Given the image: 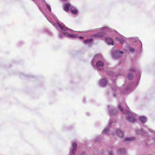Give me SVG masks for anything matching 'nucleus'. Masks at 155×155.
Here are the masks:
<instances>
[{
    "mask_svg": "<svg viewBox=\"0 0 155 155\" xmlns=\"http://www.w3.org/2000/svg\"><path fill=\"white\" fill-rule=\"evenodd\" d=\"M126 114L128 116V117H127V120L133 123L135 121V119L134 117H133L132 114H131L129 110L126 111Z\"/></svg>",
    "mask_w": 155,
    "mask_h": 155,
    "instance_id": "nucleus-1",
    "label": "nucleus"
},
{
    "mask_svg": "<svg viewBox=\"0 0 155 155\" xmlns=\"http://www.w3.org/2000/svg\"><path fill=\"white\" fill-rule=\"evenodd\" d=\"M123 53L122 51H117L112 54V56L114 58H117L120 57L121 54Z\"/></svg>",
    "mask_w": 155,
    "mask_h": 155,
    "instance_id": "nucleus-2",
    "label": "nucleus"
},
{
    "mask_svg": "<svg viewBox=\"0 0 155 155\" xmlns=\"http://www.w3.org/2000/svg\"><path fill=\"white\" fill-rule=\"evenodd\" d=\"M104 63L102 61H99L96 63L97 67L99 69H101L104 66Z\"/></svg>",
    "mask_w": 155,
    "mask_h": 155,
    "instance_id": "nucleus-3",
    "label": "nucleus"
},
{
    "mask_svg": "<svg viewBox=\"0 0 155 155\" xmlns=\"http://www.w3.org/2000/svg\"><path fill=\"white\" fill-rule=\"evenodd\" d=\"M106 42L108 44L113 45L114 43L113 39L111 38H106L105 39Z\"/></svg>",
    "mask_w": 155,
    "mask_h": 155,
    "instance_id": "nucleus-4",
    "label": "nucleus"
},
{
    "mask_svg": "<svg viewBox=\"0 0 155 155\" xmlns=\"http://www.w3.org/2000/svg\"><path fill=\"white\" fill-rule=\"evenodd\" d=\"M70 11L71 13L74 15L76 14L78 12V10L75 8L73 7L71 8Z\"/></svg>",
    "mask_w": 155,
    "mask_h": 155,
    "instance_id": "nucleus-5",
    "label": "nucleus"
},
{
    "mask_svg": "<svg viewBox=\"0 0 155 155\" xmlns=\"http://www.w3.org/2000/svg\"><path fill=\"white\" fill-rule=\"evenodd\" d=\"M58 25L59 27L63 31H67L68 29V28L67 27H65V26L64 25H60L59 24H58Z\"/></svg>",
    "mask_w": 155,
    "mask_h": 155,
    "instance_id": "nucleus-6",
    "label": "nucleus"
},
{
    "mask_svg": "<svg viewBox=\"0 0 155 155\" xmlns=\"http://www.w3.org/2000/svg\"><path fill=\"white\" fill-rule=\"evenodd\" d=\"M116 134L119 137H122L123 136V133L120 130H116Z\"/></svg>",
    "mask_w": 155,
    "mask_h": 155,
    "instance_id": "nucleus-7",
    "label": "nucleus"
},
{
    "mask_svg": "<svg viewBox=\"0 0 155 155\" xmlns=\"http://www.w3.org/2000/svg\"><path fill=\"white\" fill-rule=\"evenodd\" d=\"M70 6V5L69 3H67L65 4L64 7V10L66 12H67L69 10V9Z\"/></svg>",
    "mask_w": 155,
    "mask_h": 155,
    "instance_id": "nucleus-8",
    "label": "nucleus"
},
{
    "mask_svg": "<svg viewBox=\"0 0 155 155\" xmlns=\"http://www.w3.org/2000/svg\"><path fill=\"white\" fill-rule=\"evenodd\" d=\"M100 84L101 86H104L107 84V81L106 79H103L101 80Z\"/></svg>",
    "mask_w": 155,
    "mask_h": 155,
    "instance_id": "nucleus-9",
    "label": "nucleus"
},
{
    "mask_svg": "<svg viewBox=\"0 0 155 155\" xmlns=\"http://www.w3.org/2000/svg\"><path fill=\"white\" fill-rule=\"evenodd\" d=\"M140 119L141 121L143 123H145L147 120L146 117L143 116H141L140 117Z\"/></svg>",
    "mask_w": 155,
    "mask_h": 155,
    "instance_id": "nucleus-10",
    "label": "nucleus"
},
{
    "mask_svg": "<svg viewBox=\"0 0 155 155\" xmlns=\"http://www.w3.org/2000/svg\"><path fill=\"white\" fill-rule=\"evenodd\" d=\"M135 139V138L134 137H131L129 138H127L125 139L126 141H131L134 140Z\"/></svg>",
    "mask_w": 155,
    "mask_h": 155,
    "instance_id": "nucleus-11",
    "label": "nucleus"
},
{
    "mask_svg": "<svg viewBox=\"0 0 155 155\" xmlns=\"http://www.w3.org/2000/svg\"><path fill=\"white\" fill-rule=\"evenodd\" d=\"M119 153L120 154H123L125 153V150L124 149H120L119 150Z\"/></svg>",
    "mask_w": 155,
    "mask_h": 155,
    "instance_id": "nucleus-12",
    "label": "nucleus"
},
{
    "mask_svg": "<svg viewBox=\"0 0 155 155\" xmlns=\"http://www.w3.org/2000/svg\"><path fill=\"white\" fill-rule=\"evenodd\" d=\"M72 147L73 148V151L75 150L77 148V144L75 143H72Z\"/></svg>",
    "mask_w": 155,
    "mask_h": 155,
    "instance_id": "nucleus-13",
    "label": "nucleus"
},
{
    "mask_svg": "<svg viewBox=\"0 0 155 155\" xmlns=\"http://www.w3.org/2000/svg\"><path fill=\"white\" fill-rule=\"evenodd\" d=\"M92 39H87L84 41V42L86 43H90L92 41Z\"/></svg>",
    "mask_w": 155,
    "mask_h": 155,
    "instance_id": "nucleus-14",
    "label": "nucleus"
},
{
    "mask_svg": "<svg viewBox=\"0 0 155 155\" xmlns=\"http://www.w3.org/2000/svg\"><path fill=\"white\" fill-rule=\"evenodd\" d=\"M127 77L129 79H130L133 77V75L132 74H128Z\"/></svg>",
    "mask_w": 155,
    "mask_h": 155,
    "instance_id": "nucleus-15",
    "label": "nucleus"
},
{
    "mask_svg": "<svg viewBox=\"0 0 155 155\" xmlns=\"http://www.w3.org/2000/svg\"><path fill=\"white\" fill-rule=\"evenodd\" d=\"M117 41H119L121 44H123L124 42V41L122 39H120L119 38H117Z\"/></svg>",
    "mask_w": 155,
    "mask_h": 155,
    "instance_id": "nucleus-16",
    "label": "nucleus"
},
{
    "mask_svg": "<svg viewBox=\"0 0 155 155\" xmlns=\"http://www.w3.org/2000/svg\"><path fill=\"white\" fill-rule=\"evenodd\" d=\"M118 108L120 111H123V109L122 108V107L120 106V105H118Z\"/></svg>",
    "mask_w": 155,
    "mask_h": 155,
    "instance_id": "nucleus-17",
    "label": "nucleus"
},
{
    "mask_svg": "<svg viewBox=\"0 0 155 155\" xmlns=\"http://www.w3.org/2000/svg\"><path fill=\"white\" fill-rule=\"evenodd\" d=\"M103 35V34H98V35H96L95 36V37H101V36H102Z\"/></svg>",
    "mask_w": 155,
    "mask_h": 155,
    "instance_id": "nucleus-18",
    "label": "nucleus"
},
{
    "mask_svg": "<svg viewBox=\"0 0 155 155\" xmlns=\"http://www.w3.org/2000/svg\"><path fill=\"white\" fill-rule=\"evenodd\" d=\"M130 51L131 52H134V49L132 48H130Z\"/></svg>",
    "mask_w": 155,
    "mask_h": 155,
    "instance_id": "nucleus-19",
    "label": "nucleus"
},
{
    "mask_svg": "<svg viewBox=\"0 0 155 155\" xmlns=\"http://www.w3.org/2000/svg\"><path fill=\"white\" fill-rule=\"evenodd\" d=\"M64 34L66 36H68V37H70V34L68 33H67V32H65L64 33Z\"/></svg>",
    "mask_w": 155,
    "mask_h": 155,
    "instance_id": "nucleus-20",
    "label": "nucleus"
},
{
    "mask_svg": "<svg viewBox=\"0 0 155 155\" xmlns=\"http://www.w3.org/2000/svg\"><path fill=\"white\" fill-rule=\"evenodd\" d=\"M69 37L71 38H74L75 37V35L74 34H70Z\"/></svg>",
    "mask_w": 155,
    "mask_h": 155,
    "instance_id": "nucleus-21",
    "label": "nucleus"
},
{
    "mask_svg": "<svg viewBox=\"0 0 155 155\" xmlns=\"http://www.w3.org/2000/svg\"><path fill=\"white\" fill-rule=\"evenodd\" d=\"M46 6L48 9L50 11H51V7L48 5H46Z\"/></svg>",
    "mask_w": 155,
    "mask_h": 155,
    "instance_id": "nucleus-22",
    "label": "nucleus"
},
{
    "mask_svg": "<svg viewBox=\"0 0 155 155\" xmlns=\"http://www.w3.org/2000/svg\"><path fill=\"white\" fill-rule=\"evenodd\" d=\"M130 71H135V69L134 68H133V69H130Z\"/></svg>",
    "mask_w": 155,
    "mask_h": 155,
    "instance_id": "nucleus-23",
    "label": "nucleus"
},
{
    "mask_svg": "<svg viewBox=\"0 0 155 155\" xmlns=\"http://www.w3.org/2000/svg\"><path fill=\"white\" fill-rule=\"evenodd\" d=\"M79 38L80 39H82L83 38V37H82V36H81V37H79Z\"/></svg>",
    "mask_w": 155,
    "mask_h": 155,
    "instance_id": "nucleus-24",
    "label": "nucleus"
},
{
    "mask_svg": "<svg viewBox=\"0 0 155 155\" xmlns=\"http://www.w3.org/2000/svg\"><path fill=\"white\" fill-rule=\"evenodd\" d=\"M59 36L61 38L62 37V35L61 34H60Z\"/></svg>",
    "mask_w": 155,
    "mask_h": 155,
    "instance_id": "nucleus-25",
    "label": "nucleus"
},
{
    "mask_svg": "<svg viewBox=\"0 0 155 155\" xmlns=\"http://www.w3.org/2000/svg\"><path fill=\"white\" fill-rule=\"evenodd\" d=\"M109 155H112V153L111 152H110L109 153Z\"/></svg>",
    "mask_w": 155,
    "mask_h": 155,
    "instance_id": "nucleus-26",
    "label": "nucleus"
},
{
    "mask_svg": "<svg viewBox=\"0 0 155 155\" xmlns=\"http://www.w3.org/2000/svg\"><path fill=\"white\" fill-rule=\"evenodd\" d=\"M106 130H104V132H105V131H106Z\"/></svg>",
    "mask_w": 155,
    "mask_h": 155,
    "instance_id": "nucleus-27",
    "label": "nucleus"
},
{
    "mask_svg": "<svg viewBox=\"0 0 155 155\" xmlns=\"http://www.w3.org/2000/svg\"><path fill=\"white\" fill-rule=\"evenodd\" d=\"M114 96H115V97L116 96V94H114Z\"/></svg>",
    "mask_w": 155,
    "mask_h": 155,
    "instance_id": "nucleus-28",
    "label": "nucleus"
}]
</instances>
